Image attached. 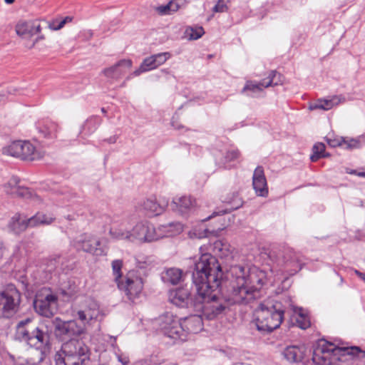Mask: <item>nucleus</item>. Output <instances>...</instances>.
<instances>
[{
    "label": "nucleus",
    "instance_id": "obj_1",
    "mask_svg": "<svg viewBox=\"0 0 365 365\" xmlns=\"http://www.w3.org/2000/svg\"><path fill=\"white\" fill-rule=\"evenodd\" d=\"M224 272L216 257L202 254L195 260L192 279L195 287V312L207 319H213L226 308L222 297Z\"/></svg>",
    "mask_w": 365,
    "mask_h": 365
},
{
    "label": "nucleus",
    "instance_id": "obj_2",
    "mask_svg": "<svg viewBox=\"0 0 365 365\" xmlns=\"http://www.w3.org/2000/svg\"><path fill=\"white\" fill-rule=\"evenodd\" d=\"M267 282V272L256 266L247 270L241 265L231 269L227 286V299L231 304H249L261 296V289Z\"/></svg>",
    "mask_w": 365,
    "mask_h": 365
},
{
    "label": "nucleus",
    "instance_id": "obj_3",
    "mask_svg": "<svg viewBox=\"0 0 365 365\" xmlns=\"http://www.w3.org/2000/svg\"><path fill=\"white\" fill-rule=\"evenodd\" d=\"M259 258L269 267L272 272H281L287 276H293L302 268L301 256L291 248L281 249L273 246L263 248Z\"/></svg>",
    "mask_w": 365,
    "mask_h": 365
},
{
    "label": "nucleus",
    "instance_id": "obj_4",
    "mask_svg": "<svg viewBox=\"0 0 365 365\" xmlns=\"http://www.w3.org/2000/svg\"><path fill=\"white\" fill-rule=\"evenodd\" d=\"M16 339L40 351L38 363L41 362L51 350V334L43 326H36L33 318L27 317L17 323Z\"/></svg>",
    "mask_w": 365,
    "mask_h": 365
},
{
    "label": "nucleus",
    "instance_id": "obj_5",
    "mask_svg": "<svg viewBox=\"0 0 365 365\" xmlns=\"http://www.w3.org/2000/svg\"><path fill=\"white\" fill-rule=\"evenodd\" d=\"M286 314V308L281 302H264L255 311L253 322L263 335L279 328Z\"/></svg>",
    "mask_w": 365,
    "mask_h": 365
},
{
    "label": "nucleus",
    "instance_id": "obj_6",
    "mask_svg": "<svg viewBox=\"0 0 365 365\" xmlns=\"http://www.w3.org/2000/svg\"><path fill=\"white\" fill-rule=\"evenodd\" d=\"M91 354L89 347L83 340L71 339L56 353L55 365H87Z\"/></svg>",
    "mask_w": 365,
    "mask_h": 365
},
{
    "label": "nucleus",
    "instance_id": "obj_7",
    "mask_svg": "<svg viewBox=\"0 0 365 365\" xmlns=\"http://www.w3.org/2000/svg\"><path fill=\"white\" fill-rule=\"evenodd\" d=\"M21 293L13 284L0 291V319H11L21 309Z\"/></svg>",
    "mask_w": 365,
    "mask_h": 365
},
{
    "label": "nucleus",
    "instance_id": "obj_8",
    "mask_svg": "<svg viewBox=\"0 0 365 365\" xmlns=\"http://www.w3.org/2000/svg\"><path fill=\"white\" fill-rule=\"evenodd\" d=\"M160 331L165 336L173 339L175 342L185 341V331L181 322L171 313H166L158 319Z\"/></svg>",
    "mask_w": 365,
    "mask_h": 365
},
{
    "label": "nucleus",
    "instance_id": "obj_9",
    "mask_svg": "<svg viewBox=\"0 0 365 365\" xmlns=\"http://www.w3.org/2000/svg\"><path fill=\"white\" fill-rule=\"evenodd\" d=\"M160 331L165 336L173 339L175 342L185 341V331L181 322L171 313H166L158 319Z\"/></svg>",
    "mask_w": 365,
    "mask_h": 365
},
{
    "label": "nucleus",
    "instance_id": "obj_10",
    "mask_svg": "<svg viewBox=\"0 0 365 365\" xmlns=\"http://www.w3.org/2000/svg\"><path fill=\"white\" fill-rule=\"evenodd\" d=\"M160 331L165 336L173 339L175 342L185 341V331L181 322L171 313H166L158 319Z\"/></svg>",
    "mask_w": 365,
    "mask_h": 365
},
{
    "label": "nucleus",
    "instance_id": "obj_11",
    "mask_svg": "<svg viewBox=\"0 0 365 365\" xmlns=\"http://www.w3.org/2000/svg\"><path fill=\"white\" fill-rule=\"evenodd\" d=\"M160 331L165 336L173 339L175 342L185 341V331L181 322L171 313H166L158 319Z\"/></svg>",
    "mask_w": 365,
    "mask_h": 365
},
{
    "label": "nucleus",
    "instance_id": "obj_12",
    "mask_svg": "<svg viewBox=\"0 0 365 365\" xmlns=\"http://www.w3.org/2000/svg\"><path fill=\"white\" fill-rule=\"evenodd\" d=\"M71 244L78 252L82 251L98 257L107 255V250L101 245L100 239L90 233L85 232L77 236Z\"/></svg>",
    "mask_w": 365,
    "mask_h": 365
},
{
    "label": "nucleus",
    "instance_id": "obj_13",
    "mask_svg": "<svg viewBox=\"0 0 365 365\" xmlns=\"http://www.w3.org/2000/svg\"><path fill=\"white\" fill-rule=\"evenodd\" d=\"M144 282L143 278L137 275L135 271H130L125 276V280H122L117 284L118 288L123 292L128 300L135 303L140 297L143 289Z\"/></svg>",
    "mask_w": 365,
    "mask_h": 365
},
{
    "label": "nucleus",
    "instance_id": "obj_14",
    "mask_svg": "<svg viewBox=\"0 0 365 365\" xmlns=\"http://www.w3.org/2000/svg\"><path fill=\"white\" fill-rule=\"evenodd\" d=\"M315 349H324L325 354L329 356H350L352 358L364 359L365 357V350H362L359 346L339 347L334 344L325 339H321Z\"/></svg>",
    "mask_w": 365,
    "mask_h": 365
},
{
    "label": "nucleus",
    "instance_id": "obj_15",
    "mask_svg": "<svg viewBox=\"0 0 365 365\" xmlns=\"http://www.w3.org/2000/svg\"><path fill=\"white\" fill-rule=\"evenodd\" d=\"M282 76L276 71H271L267 78L257 83L252 81H247L245 83L241 93L248 96L255 97L256 94L262 92L264 88L274 86L282 83Z\"/></svg>",
    "mask_w": 365,
    "mask_h": 365
},
{
    "label": "nucleus",
    "instance_id": "obj_16",
    "mask_svg": "<svg viewBox=\"0 0 365 365\" xmlns=\"http://www.w3.org/2000/svg\"><path fill=\"white\" fill-rule=\"evenodd\" d=\"M168 299L173 304L180 308H192L195 311V293L193 294L191 288L187 284L170 289Z\"/></svg>",
    "mask_w": 365,
    "mask_h": 365
},
{
    "label": "nucleus",
    "instance_id": "obj_17",
    "mask_svg": "<svg viewBox=\"0 0 365 365\" xmlns=\"http://www.w3.org/2000/svg\"><path fill=\"white\" fill-rule=\"evenodd\" d=\"M54 332L56 336L66 339L73 336H80L84 333L86 327L76 320L63 321L56 317L53 321Z\"/></svg>",
    "mask_w": 365,
    "mask_h": 365
},
{
    "label": "nucleus",
    "instance_id": "obj_18",
    "mask_svg": "<svg viewBox=\"0 0 365 365\" xmlns=\"http://www.w3.org/2000/svg\"><path fill=\"white\" fill-rule=\"evenodd\" d=\"M130 242H150L158 240L163 235L158 233L153 225L138 223L130 233Z\"/></svg>",
    "mask_w": 365,
    "mask_h": 365
},
{
    "label": "nucleus",
    "instance_id": "obj_19",
    "mask_svg": "<svg viewBox=\"0 0 365 365\" xmlns=\"http://www.w3.org/2000/svg\"><path fill=\"white\" fill-rule=\"evenodd\" d=\"M57 300V297L53 294L45 296L42 294H38L33 302L34 308L38 314L45 317H51L54 314Z\"/></svg>",
    "mask_w": 365,
    "mask_h": 365
},
{
    "label": "nucleus",
    "instance_id": "obj_20",
    "mask_svg": "<svg viewBox=\"0 0 365 365\" xmlns=\"http://www.w3.org/2000/svg\"><path fill=\"white\" fill-rule=\"evenodd\" d=\"M100 314V306L93 298L88 297L84 300L83 308L76 312L75 317L81 321L86 327L87 324L96 321Z\"/></svg>",
    "mask_w": 365,
    "mask_h": 365
},
{
    "label": "nucleus",
    "instance_id": "obj_21",
    "mask_svg": "<svg viewBox=\"0 0 365 365\" xmlns=\"http://www.w3.org/2000/svg\"><path fill=\"white\" fill-rule=\"evenodd\" d=\"M170 57L171 54L169 52L151 55L143 61L140 67L133 73V75L138 76L142 73L155 69L165 63Z\"/></svg>",
    "mask_w": 365,
    "mask_h": 365
},
{
    "label": "nucleus",
    "instance_id": "obj_22",
    "mask_svg": "<svg viewBox=\"0 0 365 365\" xmlns=\"http://www.w3.org/2000/svg\"><path fill=\"white\" fill-rule=\"evenodd\" d=\"M252 186L257 196H267L268 187L262 166L255 168L252 176Z\"/></svg>",
    "mask_w": 365,
    "mask_h": 365
},
{
    "label": "nucleus",
    "instance_id": "obj_23",
    "mask_svg": "<svg viewBox=\"0 0 365 365\" xmlns=\"http://www.w3.org/2000/svg\"><path fill=\"white\" fill-rule=\"evenodd\" d=\"M202 317L197 313L181 319L185 331V341L189 334H197L203 329Z\"/></svg>",
    "mask_w": 365,
    "mask_h": 365
},
{
    "label": "nucleus",
    "instance_id": "obj_24",
    "mask_svg": "<svg viewBox=\"0 0 365 365\" xmlns=\"http://www.w3.org/2000/svg\"><path fill=\"white\" fill-rule=\"evenodd\" d=\"M131 66V60L122 59L115 65L103 69L102 72L107 78L118 79L123 76Z\"/></svg>",
    "mask_w": 365,
    "mask_h": 365
},
{
    "label": "nucleus",
    "instance_id": "obj_25",
    "mask_svg": "<svg viewBox=\"0 0 365 365\" xmlns=\"http://www.w3.org/2000/svg\"><path fill=\"white\" fill-rule=\"evenodd\" d=\"M222 201L229 207L225 210H220L217 212H214V214L217 215H224L225 213L230 212L232 210L239 209L243 205V200L242 197H240L238 192H233L227 194V197Z\"/></svg>",
    "mask_w": 365,
    "mask_h": 365
},
{
    "label": "nucleus",
    "instance_id": "obj_26",
    "mask_svg": "<svg viewBox=\"0 0 365 365\" xmlns=\"http://www.w3.org/2000/svg\"><path fill=\"white\" fill-rule=\"evenodd\" d=\"M305 351L304 346H290L284 349L283 354L288 361L299 363L304 359Z\"/></svg>",
    "mask_w": 365,
    "mask_h": 365
},
{
    "label": "nucleus",
    "instance_id": "obj_27",
    "mask_svg": "<svg viewBox=\"0 0 365 365\" xmlns=\"http://www.w3.org/2000/svg\"><path fill=\"white\" fill-rule=\"evenodd\" d=\"M193 203L194 201L190 197L182 196L173 199L171 207L173 210H175L182 215H184L192 208Z\"/></svg>",
    "mask_w": 365,
    "mask_h": 365
},
{
    "label": "nucleus",
    "instance_id": "obj_28",
    "mask_svg": "<svg viewBox=\"0 0 365 365\" xmlns=\"http://www.w3.org/2000/svg\"><path fill=\"white\" fill-rule=\"evenodd\" d=\"M145 215L152 217L160 215L164 211V206L160 205L155 198H148L140 205Z\"/></svg>",
    "mask_w": 365,
    "mask_h": 365
},
{
    "label": "nucleus",
    "instance_id": "obj_29",
    "mask_svg": "<svg viewBox=\"0 0 365 365\" xmlns=\"http://www.w3.org/2000/svg\"><path fill=\"white\" fill-rule=\"evenodd\" d=\"M26 222V219L21 220V214L16 213L9 220L8 228L11 232L19 235L29 227Z\"/></svg>",
    "mask_w": 365,
    "mask_h": 365
},
{
    "label": "nucleus",
    "instance_id": "obj_30",
    "mask_svg": "<svg viewBox=\"0 0 365 365\" xmlns=\"http://www.w3.org/2000/svg\"><path fill=\"white\" fill-rule=\"evenodd\" d=\"M240 153L237 149H230L226 151L220 158L216 159V163L220 168L230 169L232 166L230 163L238 159Z\"/></svg>",
    "mask_w": 365,
    "mask_h": 365
},
{
    "label": "nucleus",
    "instance_id": "obj_31",
    "mask_svg": "<svg viewBox=\"0 0 365 365\" xmlns=\"http://www.w3.org/2000/svg\"><path fill=\"white\" fill-rule=\"evenodd\" d=\"M101 118L97 115L88 118L81 127L80 134L83 136H88L93 134L101 124Z\"/></svg>",
    "mask_w": 365,
    "mask_h": 365
},
{
    "label": "nucleus",
    "instance_id": "obj_32",
    "mask_svg": "<svg viewBox=\"0 0 365 365\" xmlns=\"http://www.w3.org/2000/svg\"><path fill=\"white\" fill-rule=\"evenodd\" d=\"M36 127L39 133L46 138L56 137V134L58 129V125L50 120H45L42 123L38 122Z\"/></svg>",
    "mask_w": 365,
    "mask_h": 365
},
{
    "label": "nucleus",
    "instance_id": "obj_33",
    "mask_svg": "<svg viewBox=\"0 0 365 365\" xmlns=\"http://www.w3.org/2000/svg\"><path fill=\"white\" fill-rule=\"evenodd\" d=\"M339 103L340 99L338 96H334L331 99H319L316 102L310 103L309 109L310 110L318 109L328 110Z\"/></svg>",
    "mask_w": 365,
    "mask_h": 365
},
{
    "label": "nucleus",
    "instance_id": "obj_34",
    "mask_svg": "<svg viewBox=\"0 0 365 365\" xmlns=\"http://www.w3.org/2000/svg\"><path fill=\"white\" fill-rule=\"evenodd\" d=\"M182 270L175 267L167 269L162 276V279L165 282H169L172 284H178L182 279Z\"/></svg>",
    "mask_w": 365,
    "mask_h": 365
},
{
    "label": "nucleus",
    "instance_id": "obj_35",
    "mask_svg": "<svg viewBox=\"0 0 365 365\" xmlns=\"http://www.w3.org/2000/svg\"><path fill=\"white\" fill-rule=\"evenodd\" d=\"M21 159L24 160L33 161L38 158L36 153V148L29 141L21 140Z\"/></svg>",
    "mask_w": 365,
    "mask_h": 365
},
{
    "label": "nucleus",
    "instance_id": "obj_36",
    "mask_svg": "<svg viewBox=\"0 0 365 365\" xmlns=\"http://www.w3.org/2000/svg\"><path fill=\"white\" fill-rule=\"evenodd\" d=\"M53 220L54 218L38 212L31 217L26 219V223H28L29 227H34L41 225H50Z\"/></svg>",
    "mask_w": 365,
    "mask_h": 365
},
{
    "label": "nucleus",
    "instance_id": "obj_37",
    "mask_svg": "<svg viewBox=\"0 0 365 365\" xmlns=\"http://www.w3.org/2000/svg\"><path fill=\"white\" fill-rule=\"evenodd\" d=\"M212 250L220 257H226L230 253V245L222 240H216L211 245Z\"/></svg>",
    "mask_w": 365,
    "mask_h": 365
},
{
    "label": "nucleus",
    "instance_id": "obj_38",
    "mask_svg": "<svg viewBox=\"0 0 365 365\" xmlns=\"http://www.w3.org/2000/svg\"><path fill=\"white\" fill-rule=\"evenodd\" d=\"M312 361L317 365H329L331 364V356L325 354L324 349H314Z\"/></svg>",
    "mask_w": 365,
    "mask_h": 365
},
{
    "label": "nucleus",
    "instance_id": "obj_39",
    "mask_svg": "<svg viewBox=\"0 0 365 365\" xmlns=\"http://www.w3.org/2000/svg\"><path fill=\"white\" fill-rule=\"evenodd\" d=\"M109 233L110 236L115 240H128L130 241V231L127 230L123 225L118 227H112L110 229Z\"/></svg>",
    "mask_w": 365,
    "mask_h": 365
},
{
    "label": "nucleus",
    "instance_id": "obj_40",
    "mask_svg": "<svg viewBox=\"0 0 365 365\" xmlns=\"http://www.w3.org/2000/svg\"><path fill=\"white\" fill-rule=\"evenodd\" d=\"M325 145L322 143H317L312 148V154L310 155L312 162H317L321 158H326L329 154L325 152Z\"/></svg>",
    "mask_w": 365,
    "mask_h": 365
},
{
    "label": "nucleus",
    "instance_id": "obj_41",
    "mask_svg": "<svg viewBox=\"0 0 365 365\" xmlns=\"http://www.w3.org/2000/svg\"><path fill=\"white\" fill-rule=\"evenodd\" d=\"M21 140L14 141L9 146L4 148L3 153L21 158Z\"/></svg>",
    "mask_w": 365,
    "mask_h": 365
},
{
    "label": "nucleus",
    "instance_id": "obj_42",
    "mask_svg": "<svg viewBox=\"0 0 365 365\" xmlns=\"http://www.w3.org/2000/svg\"><path fill=\"white\" fill-rule=\"evenodd\" d=\"M16 32L17 35L21 37L33 36V27L31 24L27 22H19L16 26Z\"/></svg>",
    "mask_w": 365,
    "mask_h": 365
},
{
    "label": "nucleus",
    "instance_id": "obj_43",
    "mask_svg": "<svg viewBox=\"0 0 365 365\" xmlns=\"http://www.w3.org/2000/svg\"><path fill=\"white\" fill-rule=\"evenodd\" d=\"M185 34L190 40H197L203 36L205 31L202 26H188Z\"/></svg>",
    "mask_w": 365,
    "mask_h": 365
},
{
    "label": "nucleus",
    "instance_id": "obj_44",
    "mask_svg": "<svg viewBox=\"0 0 365 365\" xmlns=\"http://www.w3.org/2000/svg\"><path fill=\"white\" fill-rule=\"evenodd\" d=\"M113 275L114 277V281L118 284V282H121L122 279V267L123 262L122 259H115L111 263Z\"/></svg>",
    "mask_w": 365,
    "mask_h": 365
},
{
    "label": "nucleus",
    "instance_id": "obj_45",
    "mask_svg": "<svg viewBox=\"0 0 365 365\" xmlns=\"http://www.w3.org/2000/svg\"><path fill=\"white\" fill-rule=\"evenodd\" d=\"M299 311L300 312L297 314V316L295 317L296 326L302 329H306L309 328L311 325L310 320L307 315L302 312V309H300Z\"/></svg>",
    "mask_w": 365,
    "mask_h": 365
},
{
    "label": "nucleus",
    "instance_id": "obj_46",
    "mask_svg": "<svg viewBox=\"0 0 365 365\" xmlns=\"http://www.w3.org/2000/svg\"><path fill=\"white\" fill-rule=\"evenodd\" d=\"M6 192L24 198H29L31 196V192L30 190L24 186L16 187H15V190L9 191L6 190Z\"/></svg>",
    "mask_w": 365,
    "mask_h": 365
},
{
    "label": "nucleus",
    "instance_id": "obj_47",
    "mask_svg": "<svg viewBox=\"0 0 365 365\" xmlns=\"http://www.w3.org/2000/svg\"><path fill=\"white\" fill-rule=\"evenodd\" d=\"M136 267L140 269H145L151 264V260L148 256L143 255H137L135 257Z\"/></svg>",
    "mask_w": 365,
    "mask_h": 365
},
{
    "label": "nucleus",
    "instance_id": "obj_48",
    "mask_svg": "<svg viewBox=\"0 0 365 365\" xmlns=\"http://www.w3.org/2000/svg\"><path fill=\"white\" fill-rule=\"evenodd\" d=\"M361 147V143L355 138H347L344 137L342 148L346 150L358 149Z\"/></svg>",
    "mask_w": 365,
    "mask_h": 365
},
{
    "label": "nucleus",
    "instance_id": "obj_49",
    "mask_svg": "<svg viewBox=\"0 0 365 365\" xmlns=\"http://www.w3.org/2000/svg\"><path fill=\"white\" fill-rule=\"evenodd\" d=\"M230 3V0H218L217 4L212 8V11L215 13H224L227 12L229 9L228 4Z\"/></svg>",
    "mask_w": 365,
    "mask_h": 365
},
{
    "label": "nucleus",
    "instance_id": "obj_50",
    "mask_svg": "<svg viewBox=\"0 0 365 365\" xmlns=\"http://www.w3.org/2000/svg\"><path fill=\"white\" fill-rule=\"evenodd\" d=\"M326 140L330 147L336 148L342 147L344 143V137H327Z\"/></svg>",
    "mask_w": 365,
    "mask_h": 365
},
{
    "label": "nucleus",
    "instance_id": "obj_51",
    "mask_svg": "<svg viewBox=\"0 0 365 365\" xmlns=\"http://www.w3.org/2000/svg\"><path fill=\"white\" fill-rule=\"evenodd\" d=\"M72 21V17L66 16L64 19L61 20L58 24V26H55L56 21H52L49 24V28L52 30L57 31L62 29L67 22Z\"/></svg>",
    "mask_w": 365,
    "mask_h": 365
},
{
    "label": "nucleus",
    "instance_id": "obj_52",
    "mask_svg": "<svg viewBox=\"0 0 365 365\" xmlns=\"http://www.w3.org/2000/svg\"><path fill=\"white\" fill-rule=\"evenodd\" d=\"M172 4L169 3H168L167 4L165 5H161V6H159L156 8V11L157 12L160 14V15H167V14H171V11H170V6Z\"/></svg>",
    "mask_w": 365,
    "mask_h": 365
},
{
    "label": "nucleus",
    "instance_id": "obj_53",
    "mask_svg": "<svg viewBox=\"0 0 365 365\" xmlns=\"http://www.w3.org/2000/svg\"><path fill=\"white\" fill-rule=\"evenodd\" d=\"M20 179L17 176H13L6 185V187H10L11 190H15V187H19Z\"/></svg>",
    "mask_w": 365,
    "mask_h": 365
},
{
    "label": "nucleus",
    "instance_id": "obj_54",
    "mask_svg": "<svg viewBox=\"0 0 365 365\" xmlns=\"http://www.w3.org/2000/svg\"><path fill=\"white\" fill-rule=\"evenodd\" d=\"M20 179L17 176H13L6 185V187H10L11 190H15V187H19Z\"/></svg>",
    "mask_w": 365,
    "mask_h": 365
},
{
    "label": "nucleus",
    "instance_id": "obj_55",
    "mask_svg": "<svg viewBox=\"0 0 365 365\" xmlns=\"http://www.w3.org/2000/svg\"><path fill=\"white\" fill-rule=\"evenodd\" d=\"M63 198L66 199L67 201H71L76 197V194L71 190L66 191L65 193H63Z\"/></svg>",
    "mask_w": 365,
    "mask_h": 365
},
{
    "label": "nucleus",
    "instance_id": "obj_56",
    "mask_svg": "<svg viewBox=\"0 0 365 365\" xmlns=\"http://www.w3.org/2000/svg\"><path fill=\"white\" fill-rule=\"evenodd\" d=\"M170 4H172L170 6L171 13L177 11L179 9L180 6L178 5V4L175 1L172 0V1H170Z\"/></svg>",
    "mask_w": 365,
    "mask_h": 365
},
{
    "label": "nucleus",
    "instance_id": "obj_57",
    "mask_svg": "<svg viewBox=\"0 0 365 365\" xmlns=\"http://www.w3.org/2000/svg\"><path fill=\"white\" fill-rule=\"evenodd\" d=\"M118 138V136L115 135L110 136L108 138L104 139L103 141L107 142L110 144H113L117 141Z\"/></svg>",
    "mask_w": 365,
    "mask_h": 365
},
{
    "label": "nucleus",
    "instance_id": "obj_58",
    "mask_svg": "<svg viewBox=\"0 0 365 365\" xmlns=\"http://www.w3.org/2000/svg\"><path fill=\"white\" fill-rule=\"evenodd\" d=\"M31 26L33 27V36L34 34H38L41 32V28L40 24H38V25L31 24Z\"/></svg>",
    "mask_w": 365,
    "mask_h": 365
},
{
    "label": "nucleus",
    "instance_id": "obj_59",
    "mask_svg": "<svg viewBox=\"0 0 365 365\" xmlns=\"http://www.w3.org/2000/svg\"><path fill=\"white\" fill-rule=\"evenodd\" d=\"M215 232V230H210L209 229H204V234L202 235H200L199 237L201 238V237H208V235L209 234H212Z\"/></svg>",
    "mask_w": 365,
    "mask_h": 365
},
{
    "label": "nucleus",
    "instance_id": "obj_60",
    "mask_svg": "<svg viewBox=\"0 0 365 365\" xmlns=\"http://www.w3.org/2000/svg\"><path fill=\"white\" fill-rule=\"evenodd\" d=\"M171 124H172V126H173L175 129H177V130H180V129H181V128H183V126H182V125H178V124H176L174 121H172Z\"/></svg>",
    "mask_w": 365,
    "mask_h": 365
},
{
    "label": "nucleus",
    "instance_id": "obj_61",
    "mask_svg": "<svg viewBox=\"0 0 365 365\" xmlns=\"http://www.w3.org/2000/svg\"><path fill=\"white\" fill-rule=\"evenodd\" d=\"M42 39H44V36H40L37 37V38H36V40L33 42V43H32V45L31 46L30 48H33V47L35 46V44H36V42H38L39 40H42Z\"/></svg>",
    "mask_w": 365,
    "mask_h": 365
},
{
    "label": "nucleus",
    "instance_id": "obj_62",
    "mask_svg": "<svg viewBox=\"0 0 365 365\" xmlns=\"http://www.w3.org/2000/svg\"><path fill=\"white\" fill-rule=\"evenodd\" d=\"M357 176L359 177H362V178H365V172H359L357 173Z\"/></svg>",
    "mask_w": 365,
    "mask_h": 365
},
{
    "label": "nucleus",
    "instance_id": "obj_63",
    "mask_svg": "<svg viewBox=\"0 0 365 365\" xmlns=\"http://www.w3.org/2000/svg\"><path fill=\"white\" fill-rule=\"evenodd\" d=\"M358 277H359L361 279H363L364 281V279H365V273H360L359 275H358Z\"/></svg>",
    "mask_w": 365,
    "mask_h": 365
},
{
    "label": "nucleus",
    "instance_id": "obj_64",
    "mask_svg": "<svg viewBox=\"0 0 365 365\" xmlns=\"http://www.w3.org/2000/svg\"><path fill=\"white\" fill-rule=\"evenodd\" d=\"M15 0H4V1L8 4H11L14 2Z\"/></svg>",
    "mask_w": 365,
    "mask_h": 365
}]
</instances>
